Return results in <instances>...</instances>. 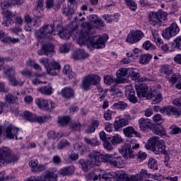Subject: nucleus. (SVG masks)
Instances as JSON below:
<instances>
[{
  "label": "nucleus",
  "instance_id": "1",
  "mask_svg": "<svg viewBox=\"0 0 181 181\" xmlns=\"http://www.w3.org/2000/svg\"><path fill=\"white\" fill-rule=\"evenodd\" d=\"M104 26L101 23H82L81 33L78 36V43L80 46L90 45L93 49H104L107 40L103 36L95 35V30Z\"/></svg>",
  "mask_w": 181,
  "mask_h": 181
},
{
  "label": "nucleus",
  "instance_id": "2",
  "mask_svg": "<svg viewBox=\"0 0 181 181\" xmlns=\"http://www.w3.org/2000/svg\"><path fill=\"white\" fill-rule=\"evenodd\" d=\"M136 90L139 98L152 100V104H159L163 100L161 93H156L155 90H152V88L146 85L136 86Z\"/></svg>",
  "mask_w": 181,
  "mask_h": 181
},
{
  "label": "nucleus",
  "instance_id": "3",
  "mask_svg": "<svg viewBox=\"0 0 181 181\" xmlns=\"http://www.w3.org/2000/svg\"><path fill=\"white\" fill-rule=\"evenodd\" d=\"M146 149H151L156 155L166 153V144L163 140H159V137L154 136L151 137L146 145Z\"/></svg>",
  "mask_w": 181,
  "mask_h": 181
},
{
  "label": "nucleus",
  "instance_id": "4",
  "mask_svg": "<svg viewBox=\"0 0 181 181\" xmlns=\"http://www.w3.org/2000/svg\"><path fill=\"white\" fill-rule=\"evenodd\" d=\"M23 3V1L21 0H2L1 3V6L3 9V19L4 23H12V12L8 9L9 6H15V5H22Z\"/></svg>",
  "mask_w": 181,
  "mask_h": 181
},
{
  "label": "nucleus",
  "instance_id": "5",
  "mask_svg": "<svg viewBox=\"0 0 181 181\" xmlns=\"http://www.w3.org/2000/svg\"><path fill=\"white\" fill-rule=\"evenodd\" d=\"M18 156L11 154V149L8 147L0 148V165L1 166H6L9 163H15L18 162Z\"/></svg>",
  "mask_w": 181,
  "mask_h": 181
},
{
  "label": "nucleus",
  "instance_id": "6",
  "mask_svg": "<svg viewBox=\"0 0 181 181\" xmlns=\"http://www.w3.org/2000/svg\"><path fill=\"white\" fill-rule=\"evenodd\" d=\"M138 149H139V144L128 143L122 145L119 151L125 159H128V158H135L138 153Z\"/></svg>",
  "mask_w": 181,
  "mask_h": 181
},
{
  "label": "nucleus",
  "instance_id": "7",
  "mask_svg": "<svg viewBox=\"0 0 181 181\" xmlns=\"http://www.w3.org/2000/svg\"><path fill=\"white\" fill-rule=\"evenodd\" d=\"M97 156L99 163L100 162H107V163H110V165H111L112 166H115V168H122V160L120 157L112 158V155L111 154L103 155L98 151Z\"/></svg>",
  "mask_w": 181,
  "mask_h": 181
},
{
  "label": "nucleus",
  "instance_id": "8",
  "mask_svg": "<svg viewBox=\"0 0 181 181\" xmlns=\"http://www.w3.org/2000/svg\"><path fill=\"white\" fill-rule=\"evenodd\" d=\"M40 63L44 64L47 69V73L49 76H57V74L60 71V64L56 61L50 62V59L47 58H42L40 59Z\"/></svg>",
  "mask_w": 181,
  "mask_h": 181
},
{
  "label": "nucleus",
  "instance_id": "9",
  "mask_svg": "<svg viewBox=\"0 0 181 181\" xmlns=\"http://www.w3.org/2000/svg\"><path fill=\"white\" fill-rule=\"evenodd\" d=\"M119 177L118 173L114 172L109 173L103 172L98 175L95 174L94 172H90L86 175L87 180L93 181L98 180V179L100 181H107L108 179H117Z\"/></svg>",
  "mask_w": 181,
  "mask_h": 181
},
{
  "label": "nucleus",
  "instance_id": "10",
  "mask_svg": "<svg viewBox=\"0 0 181 181\" xmlns=\"http://www.w3.org/2000/svg\"><path fill=\"white\" fill-rule=\"evenodd\" d=\"M56 28H54V24H45L40 30H38V37L40 39H49V40H53L52 35H54Z\"/></svg>",
  "mask_w": 181,
  "mask_h": 181
},
{
  "label": "nucleus",
  "instance_id": "11",
  "mask_svg": "<svg viewBox=\"0 0 181 181\" xmlns=\"http://www.w3.org/2000/svg\"><path fill=\"white\" fill-rule=\"evenodd\" d=\"M100 81L101 77L95 74L87 75L82 81V88L89 90L91 86H97Z\"/></svg>",
  "mask_w": 181,
  "mask_h": 181
},
{
  "label": "nucleus",
  "instance_id": "12",
  "mask_svg": "<svg viewBox=\"0 0 181 181\" xmlns=\"http://www.w3.org/2000/svg\"><path fill=\"white\" fill-rule=\"evenodd\" d=\"M168 13L162 10H159L158 12H151L148 16L150 22L153 23H160L163 21H166Z\"/></svg>",
  "mask_w": 181,
  "mask_h": 181
},
{
  "label": "nucleus",
  "instance_id": "13",
  "mask_svg": "<svg viewBox=\"0 0 181 181\" xmlns=\"http://www.w3.org/2000/svg\"><path fill=\"white\" fill-rule=\"evenodd\" d=\"M21 129L12 124L7 126L5 129V135L7 139H22V136H18Z\"/></svg>",
  "mask_w": 181,
  "mask_h": 181
},
{
  "label": "nucleus",
  "instance_id": "14",
  "mask_svg": "<svg viewBox=\"0 0 181 181\" xmlns=\"http://www.w3.org/2000/svg\"><path fill=\"white\" fill-rule=\"evenodd\" d=\"M35 103L40 110H43L44 111H52V110L56 107L54 102L45 100L42 98L35 99Z\"/></svg>",
  "mask_w": 181,
  "mask_h": 181
},
{
  "label": "nucleus",
  "instance_id": "15",
  "mask_svg": "<svg viewBox=\"0 0 181 181\" xmlns=\"http://www.w3.org/2000/svg\"><path fill=\"white\" fill-rule=\"evenodd\" d=\"M139 180L140 181L141 180H146V179H153L154 180H158V181H162L163 179V175H159V174H151L148 173L147 170L145 169H141V171L138 173L136 174Z\"/></svg>",
  "mask_w": 181,
  "mask_h": 181
},
{
  "label": "nucleus",
  "instance_id": "16",
  "mask_svg": "<svg viewBox=\"0 0 181 181\" xmlns=\"http://www.w3.org/2000/svg\"><path fill=\"white\" fill-rule=\"evenodd\" d=\"M145 35L141 30H132L127 35L126 42L130 45L138 43Z\"/></svg>",
  "mask_w": 181,
  "mask_h": 181
},
{
  "label": "nucleus",
  "instance_id": "17",
  "mask_svg": "<svg viewBox=\"0 0 181 181\" xmlns=\"http://www.w3.org/2000/svg\"><path fill=\"white\" fill-rule=\"evenodd\" d=\"M78 32V24L77 23H69L67 28L65 29L63 33H60V37L62 39H64L67 40V39H70V36L73 35V33H77Z\"/></svg>",
  "mask_w": 181,
  "mask_h": 181
},
{
  "label": "nucleus",
  "instance_id": "18",
  "mask_svg": "<svg viewBox=\"0 0 181 181\" xmlns=\"http://www.w3.org/2000/svg\"><path fill=\"white\" fill-rule=\"evenodd\" d=\"M139 124L141 131H144V132H148L152 129V120L148 118L141 117L139 120Z\"/></svg>",
  "mask_w": 181,
  "mask_h": 181
},
{
  "label": "nucleus",
  "instance_id": "19",
  "mask_svg": "<svg viewBox=\"0 0 181 181\" xmlns=\"http://www.w3.org/2000/svg\"><path fill=\"white\" fill-rule=\"evenodd\" d=\"M162 114L165 115H175V117H180L181 115V107L167 106L164 110H161Z\"/></svg>",
  "mask_w": 181,
  "mask_h": 181
},
{
  "label": "nucleus",
  "instance_id": "20",
  "mask_svg": "<svg viewBox=\"0 0 181 181\" xmlns=\"http://www.w3.org/2000/svg\"><path fill=\"white\" fill-rule=\"evenodd\" d=\"M53 52H54V45L50 43L43 44L41 49L37 51V54L49 56V54H53Z\"/></svg>",
  "mask_w": 181,
  "mask_h": 181
},
{
  "label": "nucleus",
  "instance_id": "21",
  "mask_svg": "<svg viewBox=\"0 0 181 181\" xmlns=\"http://www.w3.org/2000/svg\"><path fill=\"white\" fill-rule=\"evenodd\" d=\"M125 95L132 104H136L138 103V98L135 95V90L132 88V86H127L125 90Z\"/></svg>",
  "mask_w": 181,
  "mask_h": 181
},
{
  "label": "nucleus",
  "instance_id": "22",
  "mask_svg": "<svg viewBox=\"0 0 181 181\" xmlns=\"http://www.w3.org/2000/svg\"><path fill=\"white\" fill-rule=\"evenodd\" d=\"M59 171L56 168L49 169L45 172V176L47 181H57Z\"/></svg>",
  "mask_w": 181,
  "mask_h": 181
},
{
  "label": "nucleus",
  "instance_id": "23",
  "mask_svg": "<svg viewBox=\"0 0 181 181\" xmlns=\"http://www.w3.org/2000/svg\"><path fill=\"white\" fill-rule=\"evenodd\" d=\"M156 135L165 136L166 135V129L161 124H156L151 126V130Z\"/></svg>",
  "mask_w": 181,
  "mask_h": 181
},
{
  "label": "nucleus",
  "instance_id": "24",
  "mask_svg": "<svg viewBox=\"0 0 181 181\" xmlns=\"http://www.w3.org/2000/svg\"><path fill=\"white\" fill-rule=\"evenodd\" d=\"M98 151H93L89 154V158L88 159L89 166H98L100 163L98 161Z\"/></svg>",
  "mask_w": 181,
  "mask_h": 181
},
{
  "label": "nucleus",
  "instance_id": "25",
  "mask_svg": "<svg viewBox=\"0 0 181 181\" xmlns=\"http://www.w3.org/2000/svg\"><path fill=\"white\" fill-rule=\"evenodd\" d=\"M127 125H129V120H128V119L122 118L119 120L115 121L113 127L115 128V131L119 132L121 131V128L127 127Z\"/></svg>",
  "mask_w": 181,
  "mask_h": 181
},
{
  "label": "nucleus",
  "instance_id": "26",
  "mask_svg": "<svg viewBox=\"0 0 181 181\" xmlns=\"http://www.w3.org/2000/svg\"><path fill=\"white\" fill-rule=\"evenodd\" d=\"M45 0H36L35 16L42 18L43 16V10L45 9Z\"/></svg>",
  "mask_w": 181,
  "mask_h": 181
},
{
  "label": "nucleus",
  "instance_id": "27",
  "mask_svg": "<svg viewBox=\"0 0 181 181\" xmlns=\"http://www.w3.org/2000/svg\"><path fill=\"white\" fill-rule=\"evenodd\" d=\"M89 54L84 52V49H76L71 54L72 59L74 60H80L81 59H87Z\"/></svg>",
  "mask_w": 181,
  "mask_h": 181
},
{
  "label": "nucleus",
  "instance_id": "28",
  "mask_svg": "<svg viewBox=\"0 0 181 181\" xmlns=\"http://www.w3.org/2000/svg\"><path fill=\"white\" fill-rule=\"evenodd\" d=\"M123 134L127 138H132L134 135L135 136H139V133L132 126H129L123 129Z\"/></svg>",
  "mask_w": 181,
  "mask_h": 181
},
{
  "label": "nucleus",
  "instance_id": "29",
  "mask_svg": "<svg viewBox=\"0 0 181 181\" xmlns=\"http://www.w3.org/2000/svg\"><path fill=\"white\" fill-rule=\"evenodd\" d=\"M37 91L44 95H52V94H53V88L52 87V85L47 84L41 88H37Z\"/></svg>",
  "mask_w": 181,
  "mask_h": 181
},
{
  "label": "nucleus",
  "instance_id": "30",
  "mask_svg": "<svg viewBox=\"0 0 181 181\" xmlns=\"http://www.w3.org/2000/svg\"><path fill=\"white\" fill-rule=\"evenodd\" d=\"M61 95L68 100L74 95V91L71 87H65L61 91Z\"/></svg>",
  "mask_w": 181,
  "mask_h": 181
},
{
  "label": "nucleus",
  "instance_id": "31",
  "mask_svg": "<svg viewBox=\"0 0 181 181\" xmlns=\"http://www.w3.org/2000/svg\"><path fill=\"white\" fill-rule=\"evenodd\" d=\"M103 19L106 21V23H112V22L117 23L118 21H119V14L116 13L114 16L109 15V14H105L103 16Z\"/></svg>",
  "mask_w": 181,
  "mask_h": 181
},
{
  "label": "nucleus",
  "instance_id": "32",
  "mask_svg": "<svg viewBox=\"0 0 181 181\" xmlns=\"http://www.w3.org/2000/svg\"><path fill=\"white\" fill-rule=\"evenodd\" d=\"M131 68H122L117 71L116 75L118 78H121V77H129V75L131 74Z\"/></svg>",
  "mask_w": 181,
  "mask_h": 181
},
{
  "label": "nucleus",
  "instance_id": "33",
  "mask_svg": "<svg viewBox=\"0 0 181 181\" xmlns=\"http://www.w3.org/2000/svg\"><path fill=\"white\" fill-rule=\"evenodd\" d=\"M152 54H141L139 57V63L141 64H148L149 62L152 60Z\"/></svg>",
  "mask_w": 181,
  "mask_h": 181
},
{
  "label": "nucleus",
  "instance_id": "34",
  "mask_svg": "<svg viewBox=\"0 0 181 181\" xmlns=\"http://www.w3.org/2000/svg\"><path fill=\"white\" fill-rule=\"evenodd\" d=\"M59 173L62 176L73 175V173H74V167L71 166V167H66V168H62L59 170Z\"/></svg>",
  "mask_w": 181,
  "mask_h": 181
},
{
  "label": "nucleus",
  "instance_id": "35",
  "mask_svg": "<svg viewBox=\"0 0 181 181\" xmlns=\"http://www.w3.org/2000/svg\"><path fill=\"white\" fill-rule=\"evenodd\" d=\"M8 81H10L11 84L13 87H18V86H19L20 87H22V86H23L25 83V81L17 80L16 78H15L13 76L8 77Z\"/></svg>",
  "mask_w": 181,
  "mask_h": 181
},
{
  "label": "nucleus",
  "instance_id": "36",
  "mask_svg": "<svg viewBox=\"0 0 181 181\" xmlns=\"http://www.w3.org/2000/svg\"><path fill=\"white\" fill-rule=\"evenodd\" d=\"M23 118L27 121H30V122H36V115L29 111H25L23 112Z\"/></svg>",
  "mask_w": 181,
  "mask_h": 181
},
{
  "label": "nucleus",
  "instance_id": "37",
  "mask_svg": "<svg viewBox=\"0 0 181 181\" xmlns=\"http://www.w3.org/2000/svg\"><path fill=\"white\" fill-rule=\"evenodd\" d=\"M168 28L170 30L173 36H176V35L180 32V28H179V26H177L176 23H172Z\"/></svg>",
  "mask_w": 181,
  "mask_h": 181
},
{
  "label": "nucleus",
  "instance_id": "38",
  "mask_svg": "<svg viewBox=\"0 0 181 181\" xmlns=\"http://www.w3.org/2000/svg\"><path fill=\"white\" fill-rule=\"evenodd\" d=\"M71 119L69 116L62 117L58 119V124L62 127H66L67 124L70 122Z\"/></svg>",
  "mask_w": 181,
  "mask_h": 181
},
{
  "label": "nucleus",
  "instance_id": "39",
  "mask_svg": "<svg viewBox=\"0 0 181 181\" xmlns=\"http://www.w3.org/2000/svg\"><path fill=\"white\" fill-rule=\"evenodd\" d=\"M50 115H42L40 116H35V122H38L39 124H43L46 122V121H49L50 119Z\"/></svg>",
  "mask_w": 181,
  "mask_h": 181
},
{
  "label": "nucleus",
  "instance_id": "40",
  "mask_svg": "<svg viewBox=\"0 0 181 181\" xmlns=\"http://www.w3.org/2000/svg\"><path fill=\"white\" fill-rule=\"evenodd\" d=\"M148 166L150 169H153V170H158V161L156 159L151 158L148 160Z\"/></svg>",
  "mask_w": 181,
  "mask_h": 181
},
{
  "label": "nucleus",
  "instance_id": "41",
  "mask_svg": "<svg viewBox=\"0 0 181 181\" xmlns=\"http://www.w3.org/2000/svg\"><path fill=\"white\" fill-rule=\"evenodd\" d=\"M70 146V142L67 141V140L62 139L57 144V148L59 150L64 149V148H67Z\"/></svg>",
  "mask_w": 181,
  "mask_h": 181
},
{
  "label": "nucleus",
  "instance_id": "42",
  "mask_svg": "<svg viewBox=\"0 0 181 181\" xmlns=\"http://www.w3.org/2000/svg\"><path fill=\"white\" fill-rule=\"evenodd\" d=\"M3 69L4 70L5 74H6L8 77H11L12 76L15 75V69H13V67L9 66H4Z\"/></svg>",
  "mask_w": 181,
  "mask_h": 181
},
{
  "label": "nucleus",
  "instance_id": "43",
  "mask_svg": "<svg viewBox=\"0 0 181 181\" xmlns=\"http://www.w3.org/2000/svg\"><path fill=\"white\" fill-rule=\"evenodd\" d=\"M83 141L87 145H90V146H97V145H100V141H97V139L95 138L90 139L88 137H85Z\"/></svg>",
  "mask_w": 181,
  "mask_h": 181
},
{
  "label": "nucleus",
  "instance_id": "44",
  "mask_svg": "<svg viewBox=\"0 0 181 181\" xmlns=\"http://www.w3.org/2000/svg\"><path fill=\"white\" fill-rule=\"evenodd\" d=\"M19 38L6 37L5 39L3 40V43L6 45H11V43H19Z\"/></svg>",
  "mask_w": 181,
  "mask_h": 181
},
{
  "label": "nucleus",
  "instance_id": "45",
  "mask_svg": "<svg viewBox=\"0 0 181 181\" xmlns=\"http://www.w3.org/2000/svg\"><path fill=\"white\" fill-rule=\"evenodd\" d=\"M132 73L129 74V77H130L131 80L134 81H139L140 75L139 73L135 72L134 69L131 68Z\"/></svg>",
  "mask_w": 181,
  "mask_h": 181
},
{
  "label": "nucleus",
  "instance_id": "46",
  "mask_svg": "<svg viewBox=\"0 0 181 181\" xmlns=\"http://www.w3.org/2000/svg\"><path fill=\"white\" fill-rule=\"evenodd\" d=\"M143 48L145 50H155L156 47L153 45L149 40H147L143 43Z\"/></svg>",
  "mask_w": 181,
  "mask_h": 181
},
{
  "label": "nucleus",
  "instance_id": "47",
  "mask_svg": "<svg viewBox=\"0 0 181 181\" xmlns=\"http://www.w3.org/2000/svg\"><path fill=\"white\" fill-rule=\"evenodd\" d=\"M6 101L8 104H15V103H16V101H18V97L13 96L11 93H8L6 96Z\"/></svg>",
  "mask_w": 181,
  "mask_h": 181
},
{
  "label": "nucleus",
  "instance_id": "48",
  "mask_svg": "<svg viewBox=\"0 0 181 181\" xmlns=\"http://www.w3.org/2000/svg\"><path fill=\"white\" fill-rule=\"evenodd\" d=\"M78 163L81 165L83 172H88V160L80 159Z\"/></svg>",
  "mask_w": 181,
  "mask_h": 181
},
{
  "label": "nucleus",
  "instance_id": "49",
  "mask_svg": "<svg viewBox=\"0 0 181 181\" xmlns=\"http://www.w3.org/2000/svg\"><path fill=\"white\" fill-rule=\"evenodd\" d=\"M113 145H117L118 144H121L122 141V138L120 137L119 134H115L112 136V139H110Z\"/></svg>",
  "mask_w": 181,
  "mask_h": 181
},
{
  "label": "nucleus",
  "instance_id": "50",
  "mask_svg": "<svg viewBox=\"0 0 181 181\" xmlns=\"http://www.w3.org/2000/svg\"><path fill=\"white\" fill-rule=\"evenodd\" d=\"M21 73L22 76H25V77H29V78H30V77H35V76H36V77H42V75H40V74L33 75V74H32L30 71H28V70H23L21 71Z\"/></svg>",
  "mask_w": 181,
  "mask_h": 181
},
{
  "label": "nucleus",
  "instance_id": "51",
  "mask_svg": "<svg viewBox=\"0 0 181 181\" xmlns=\"http://www.w3.org/2000/svg\"><path fill=\"white\" fill-rule=\"evenodd\" d=\"M160 71L162 73H164V74L169 76V74H170V73H172V67L169 65H164L161 68Z\"/></svg>",
  "mask_w": 181,
  "mask_h": 181
},
{
  "label": "nucleus",
  "instance_id": "52",
  "mask_svg": "<svg viewBox=\"0 0 181 181\" xmlns=\"http://www.w3.org/2000/svg\"><path fill=\"white\" fill-rule=\"evenodd\" d=\"M46 170V167L43 165H37L35 168L32 169V172L34 173H40V172H43V170Z\"/></svg>",
  "mask_w": 181,
  "mask_h": 181
},
{
  "label": "nucleus",
  "instance_id": "53",
  "mask_svg": "<svg viewBox=\"0 0 181 181\" xmlns=\"http://www.w3.org/2000/svg\"><path fill=\"white\" fill-rule=\"evenodd\" d=\"M127 6L131 11H136V4L133 0H125Z\"/></svg>",
  "mask_w": 181,
  "mask_h": 181
},
{
  "label": "nucleus",
  "instance_id": "54",
  "mask_svg": "<svg viewBox=\"0 0 181 181\" xmlns=\"http://www.w3.org/2000/svg\"><path fill=\"white\" fill-rule=\"evenodd\" d=\"M71 128L72 131H78V132H80L81 131V124L79 122H75L71 124Z\"/></svg>",
  "mask_w": 181,
  "mask_h": 181
},
{
  "label": "nucleus",
  "instance_id": "55",
  "mask_svg": "<svg viewBox=\"0 0 181 181\" xmlns=\"http://www.w3.org/2000/svg\"><path fill=\"white\" fill-rule=\"evenodd\" d=\"M88 21L90 23H100L101 22V20L98 18V16L95 14L88 16Z\"/></svg>",
  "mask_w": 181,
  "mask_h": 181
},
{
  "label": "nucleus",
  "instance_id": "56",
  "mask_svg": "<svg viewBox=\"0 0 181 181\" xmlns=\"http://www.w3.org/2000/svg\"><path fill=\"white\" fill-rule=\"evenodd\" d=\"M162 36H163V37H164V39L169 40V39H170V37H172V36H173V35H172V33H170V30L169 28H166L163 32Z\"/></svg>",
  "mask_w": 181,
  "mask_h": 181
},
{
  "label": "nucleus",
  "instance_id": "57",
  "mask_svg": "<svg viewBox=\"0 0 181 181\" xmlns=\"http://www.w3.org/2000/svg\"><path fill=\"white\" fill-rule=\"evenodd\" d=\"M59 51L61 53H69V52H70V45H62L61 47H59Z\"/></svg>",
  "mask_w": 181,
  "mask_h": 181
},
{
  "label": "nucleus",
  "instance_id": "58",
  "mask_svg": "<svg viewBox=\"0 0 181 181\" xmlns=\"http://www.w3.org/2000/svg\"><path fill=\"white\" fill-rule=\"evenodd\" d=\"M59 135H60V133L57 134L53 131H50L49 133H47V137L49 139H56L57 141H59Z\"/></svg>",
  "mask_w": 181,
  "mask_h": 181
},
{
  "label": "nucleus",
  "instance_id": "59",
  "mask_svg": "<svg viewBox=\"0 0 181 181\" xmlns=\"http://www.w3.org/2000/svg\"><path fill=\"white\" fill-rule=\"evenodd\" d=\"M105 84H107V86H111L112 83H114V77L106 75L104 76Z\"/></svg>",
  "mask_w": 181,
  "mask_h": 181
},
{
  "label": "nucleus",
  "instance_id": "60",
  "mask_svg": "<svg viewBox=\"0 0 181 181\" xmlns=\"http://www.w3.org/2000/svg\"><path fill=\"white\" fill-rule=\"evenodd\" d=\"M99 135L101 141H103V142L110 141V139H111V137L107 136V134H105V132L104 131L100 132Z\"/></svg>",
  "mask_w": 181,
  "mask_h": 181
},
{
  "label": "nucleus",
  "instance_id": "61",
  "mask_svg": "<svg viewBox=\"0 0 181 181\" xmlns=\"http://www.w3.org/2000/svg\"><path fill=\"white\" fill-rule=\"evenodd\" d=\"M137 159L139 160H144V159H146V153L141 152V151H138L137 149V153H136Z\"/></svg>",
  "mask_w": 181,
  "mask_h": 181
},
{
  "label": "nucleus",
  "instance_id": "62",
  "mask_svg": "<svg viewBox=\"0 0 181 181\" xmlns=\"http://www.w3.org/2000/svg\"><path fill=\"white\" fill-rule=\"evenodd\" d=\"M112 111L110 110H107L106 112L104 114V118L106 121H110L112 118Z\"/></svg>",
  "mask_w": 181,
  "mask_h": 181
},
{
  "label": "nucleus",
  "instance_id": "63",
  "mask_svg": "<svg viewBox=\"0 0 181 181\" xmlns=\"http://www.w3.org/2000/svg\"><path fill=\"white\" fill-rule=\"evenodd\" d=\"M124 181H140L139 178H138V175H131L130 177H127L124 179Z\"/></svg>",
  "mask_w": 181,
  "mask_h": 181
},
{
  "label": "nucleus",
  "instance_id": "64",
  "mask_svg": "<svg viewBox=\"0 0 181 181\" xmlns=\"http://www.w3.org/2000/svg\"><path fill=\"white\" fill-rule=\"evenodd\" d=\"M175 42L176 49H178L179 50H181V36L177 37L175 40Z\"/></svg>",
  "mask_w": 181,
  "mask_h": 181
}]
</instances>
